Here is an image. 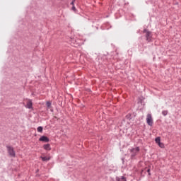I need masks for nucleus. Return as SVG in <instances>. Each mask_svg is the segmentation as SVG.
<instances>
[{
    "label": "nucleus",
    "mask_w": 181,
    "mask_h": 181,
    "mask_svg": "<svg viewBox=\"0 0 181 181\" xmlns=\"http://www.w3.org/2000/svg\"><path fill=\"white\" fill-rule=\"evenodd\" d=\"M143 33H145L146 40L147 42H152V32L149 31V30L144 28L143 30Z\"/></svg>",
    "instance_id": "f257e3e1"
},
{
    "label": "nucleus",
    "mask_w": 181,
    "mask_h": 181,
    "mask_svg": "<svg viewBox=\"0 0 181 181\" xmlns=\"http://www.w3.org/2000/svg\"><path fill=\"white\" fill-rule=\"evenodd\" d=\"M6 148L7 149V152H8V155L11 158H15L16 156V153H15V150L13 149V147L11 146H6Z\"/></svg>",
    "instance_id": "f03ea898"
},
{
    "label": "nucleus",
    "mask_w": 181,
    "mask_h": 181,
    "mask_svg": "<svg viewBox=\"0 0 181 181\" xmlns=\"http://www.w3.org/2000/svg\"><path fill=\"white\" fill-rule=\"evenodd\" d=\"M140 148L139 147H136V148H132L129 149V151L131 152V159H134V158H135V156H136L138 152H139Z\"/></svg>",
    "instance_id": "7ed1b4c3"
},
{
    "label": "nucleus",
    "mask_w": 181,
    "mask_h": 181,
    "mask_svg": "<svg viewBox=\"0 0 181 181\" xmlns=\"http://www.w3.org/2000/svg\"><path fill=\"white\" fill-rule=\"evenodd\" d=\"M146 122H147L148 125H149L150 127H152V125H153V120L152 119L151 114L147 115Z\"/></svg>",
    "instance_id": "20e7f679"
},
{
    "label": "nucleus",
    "mask_w": 181,
    "mask_h": 181,
    "mask_svg": "<svg viewBox=\"0 0 181 181\" xmlns=\"http://www.w3.org/2000/svg\"><path fill=\"white\" fill-rule=\"evenodd\" d=\"M39 141L40 142H49L50 139L46 136H42L41 137L39 138Z\"/></svg>",
    "instance_id": "39448f33"
},
{
    "label": "nucleus",
    "mask_w": 181,
    "mask_h": 181,
    "mask_svg": "<svg viewBox=\"0 0 181 181\" xmlns=\"http://www.w3.org/2000/svg\"><path fill=\"white\" fill-rule=\"evenodd\" d=\"M43 148L45 151H52V147H50V144H47L43 145Z\"/></svg>",
    "instance_id": "423d86ee"
},
{
    "label": "nucleus",
    "mask_w": 181,
    "mask_h": 181,
    "mask_svg": "<svg viewBox=\"0 0 181 181\" xmlns=\"http://www.w3.org/2000/svg\"><path fill=\"white\" fill-rule=\"evenodd\" d=\"M33 107V103H32V101L30 100L27 102L26 108H28V110H31Z\"/></svg>",
    "instance_id": "0eeeda50"
},
{
    "label": "nucleus",
    "mask_w": 181,
    "mask_h": 181,
    "mask_svg": "<svg viewBox=\"0 0 181 181\" xmlns=\"http://www.w3.org/2000/svg\"><path fill=\"white\" fill-rule=\"evenodd\" d=\"M40 158L42 159V162H48V160H50V157L40 156Z\"/></svg>",
    "instance_id": "6e6552de"
},
{
    "label": "nucleus",
    "mask_w": 181,
    "mask_h": 181,
    "mask_svg": "<svg viewBox=\"0 0 181 181\" xmlns=\"http://www.w3.org/2000/svg\"><path fill=\"white\" fill-rule=\"evenodd\" d=\"M115 180L116 181H127V178H125V177H124V176H122L121 177H116Z\"/></svg>",
    "instance_id": "1a4fd4ad"
},
{
    "label": "nucleus",
    "mask_w": 181,
    "mask_h": 181,
    "mask_svg": "<svg viewBox=\"0 0 181 181\" xmlns=\"http://www.w3.org/2000/svg\"><path fill=\"white\" fill-rule=\"evenodd\" d=\"M126 118L127 119H129V121H131V119H132V114L129 113L126 115Z\"/></svg>",
    "instance_id": "9d476101"
},
{
    "label": "nucleus",
    "mask_w": 181,
    "mask_h": 181,
    "mask_svg": "<svg viewBox=\"0 0 181 181\" xmlns=\"http://www.w3.org/2000/svg\"><path fill=\"white\" fill-rule=\"evenodd\" d=\"M37 132H43V127L40 126L37 128Z\"/></svg>",
    "instance_id": "9b49d317"
},
{
    "label": "nucleus",
    "mask_w": 181,
    "mask_h": 181,
    "mask_svg": "<svg viewBox=\"0 0 181 181\" xmlns=\"http://www.w3.org/2000/svg\"><path fill=\"white\" fill-rule=\"evenodd\" d=\"M168 112H169L168 110H163L162 115H163V117H166V115H168Z\"/></svg>",
    "instance_id": "f8f14e48"
},
{
    "label": "nucleus",
    "mask_w": 181,
    "mask_h": 181,
    "mask_svg": "<svg viewBox=\"0 0 181 181\" xmlns=\"http://www.w3.org/2000/svg\"><path fill=\"white\" fill-rule=\"evenodd\" d=\"M156 144H160V137H156L155 139Z\"/></svg>",
    "instance_id": "ddd939ff"
},
{
    "label": "nucleus",
    "mask_w": 181,
    "mask_h": 181,
    "mask_svg": "<svg viewBox=\"0 0 181 181\" xmlns=\"http://www.w3.org/2000/svg\"><path fill=\"white\" fill-rule=\"evenodd\" d=\"M102 59H103L104 62L105 63V60L107 61L108 60V57H107V55L104 54L102 56Z\"/></svg>",
    "instance_id": "4468645a"
},
{
    "label": "nucleus",
    "mask_w": 181,
    "mask_h": 181,
    "mask_svg": "<svg viewBox=\"0 0 181 181\" xmlns=\"http://www.w3.org/2000/svg\"><path fill=\"white\" fill-rule=\"evenodd\" d=\"M46 106L47 107V108H49V107H52V103L50 101H47L46 103Z\"/></svg>",
    "instance_id": "2eb2a0df"
},
{
    "label": "nucleus",
    "mask_w": 181,
    "mask_h": 181,
    "mask_svg": "<svg viewBox=\"0 0 181 181\" xmlns=\"http://www.w3.org/2000/svg\"><path fill=\"white\" fill-rule=\"evenodd\" d=\"M157 145H158V146H160V148H163L165 146V145L160 141V144H158Z\"/></svg>",
    "instance_id": "dca6fc26"
},
{
    "label": "nucleus",
    "mask_w": 181,
    "mask_h": 181,
    "mask_svg": "<svg viewBox=\"0 0 181 181\" xmlns=\"http://www.w3.org/2000/svg\"><path fill=\"white\" fill-rule=\"evenodd\" d=\"M146 172L148 173V176H151V168H147Z\"/></svg>",
    "instance_id": "f3484780"
},
{
    "label": "nucleus",
    "mask_w": 181,
    "mask_h": 181,
    "mask_svg": "<svg viewBox=\"0 0 181 181\" xmlns=\"http://www.w3.org/2000/svg\"><path fill=\"white\" fill-rule=\"evenodd\" d=\"M75 2H76V0H72V1L71 2V5H73V6H74Z\"/></svg>",
    "instance_id": "a211bd4d"
},
{
    "label": "nucleus",
    "mask_w": 181,
    "mask_h": 181,
    "mask_svg": "<svg viewBox=\"0 0 181 181\" xmlns=\"http://www.w3.org/2000/svg\"><path fill=\"white\" fill-rule=\"evenodd\" d=\"M72 11H74V12H76V6H72Z\"/></svg>",
    "instance_id": "6ab92c4d"
},
{
    "label": "nucleus",
    "mask_w": 181,
    "mask_h": 181,
    "mask_svg": "<svg viewBox=\"0 0 181 181\" xmlns=\"http://www.w3.org/2000/svg\"><path fill=\"white\" fill-rule=\"evenodd\" d=\"M95 28H96L97 30H98V27H95Z\"/></svg>",
    "instance_id": "aec40b11"
},
{
    "label": "nucleus",
    "mask_w": 181,
    "mask_h": 181,
    "mask_svg": "<svg viewBox=\"0 0 181 181\" xmlns=\"http://www.w3.org/2000/svg\"><path fill=\"white\" fill-rule=\"evenodd\" d=\"M54 118L57 119V117L54 116Z\"/></svg>",
    "instance_id": "412c9836"
},
{
    "label": "nucleus",
    "mask_w": 181,
    "mask_h": 181,
    "mask_svg": "<svg viewBox=\"0 0 181 181\" xmlns=\"http://www.w3.org/2000/svg\"><path fill=\"white\" fill-rule=\"evenodd\" d=\"M141 103H142V100H141Z\"/></svg>",
    "instance_id": "4be33fe9"
}]
</instances>
